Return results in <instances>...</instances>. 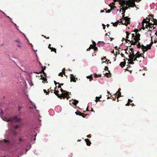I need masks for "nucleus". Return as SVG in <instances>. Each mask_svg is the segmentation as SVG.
<instances>
[{
    "label": "nucleus",
    "instance_id": "aec40b11",
    "mask_svg": "<svg viewBox=\"0 0 157 157\" xmlns=\"http://www.w3.org/2000/svg\"><path fill=\"white\" fill-rule=\"evenodd\" d=\"M75 114L77 115H78L80 116L82 115H83V113H82L79 111H77L75 112Z\"/></svg>",
    "mask_w": 157,
    "mask_h": 157
},
{
    "label": "nucleus",
    "instance_id": "412c9836",
    "mask_svg": "<svg viewBox=\"0 0 157 157\" xmlns=\"http://www.w3.org/2000/svg\"><path fill=\"white\" fill-rule=\"evenodd\" d=\"M88 79H90V81H91L92 80H93V77L90 75L86 77Z\"/></svg>",
    "mask_w": 157,
    "mask_h": 157
},
{
    "label": "nucleus",
    "instance_id": "774afa93",
    "mask_svg": "<svg viewBox=\"0 0 157 157\" xmlns=\"http://www.w3.org/2000/svg\"><path fill=\"white\" fill-rule=\"evenodd\" d=\"M88 138H90L91 137V136L90 135H90H88L87 136H86Z\"/></svg>",
    "mask_w": 157,
    "mask_h": 157
},
{
    "label": "nucleus",
    "instance_id": "3c124183",
    "mask_svg": "<svg viewBox=\"0 0 157 157\" xmlns=\"http://www.w3.org/2000/svg\"><path fill=\"white\" fill-rule=\"evenodd\" d=\"M94 76L95 78H97L98 77V75L96 73H95L94 74Z\"/></svg>",
    "mask_w": 157,
    "mask_h": 157
},
{
    "label": "nucleus",
    "instance_id": "c85d7f7f",
    "mask_svg": "<svg viewBox=\"0 0 157 157\" xmlns=\"http://www.w3.org/2000/svg\"><path fill=\"white\" fill-rule=\"evenodd\" d=\"M138 44L136 45L137 46V47H138V48H140L141 47H142V45H140V42H138Z\"/></svg>",
    "mask_w": 157,
    "mask_h": 157
},
{
    "label": "nucleus",
    "instance_id": "338daca9",
    "mask_svg": "<svg viewBox=\"0 0 157 157\" xmlns=\"http://www.w3.org/2000/svg\"><path fill=\"white\" fill-rule=\"evenodd\" d=\"M102 25L103 26V29H105V26L104 24H102Z\"/></svg>",
    "mask_w": 157,
    "mask_h": 157
},
{
    "label": "nucleus",
    "instance_id": "f8f14e48",
    "mask_svg": "<svg viewBox=\"0 0 157 157\" xmlns=\"http://www.w3.org/2000/svg\"><path fill=\"white\" fill-rule=\"evenodd\" d=\"M85 140L86 142L87 145L90 146L91 144V143L88 139H85Z\"/></svg>",
    "mask_w": 157,
    "mask_h": 157
},
{
    "label": "nucleus",
    "instance_id": "09e8293b",
    "mask_svg": "<svg viewBox=\"0 0 157 157\" xmlns=\"http://www.w3.org/2000/svg\"><path fill=\"white\" fill-rule=\"evenodd\" d=\"M130 62L129 64H133L134 63L133 62V61H129Z\"/></svg>",
    "mask_w": 157,
    "mask_h": 157
},
{
    "label": "nucleus",
    "instance_id": "f704fd0d",
    "mask_svg": "<svg viewBox=\"0 0 157 157\" xmlns=\"http://www.w3.org/2000/svg\"><path fill=\"white\" fill-rule=\"evenodd\" d=\"M95 47V46L94 44H91L90 46V47H91V49L92 48L94 49Z\"/></svg>",
    "mask_w": 157,
    "mask_h": 157
},
{
    "label": "nucleus",
    "instance_id": "9b49d317",
    "mask_svg": "<svg viewBox=\"0 0 157 157\" xmlns=\"http://www.w3.org/2000/svg\"><path fill=\"white\" fill-rule=\"evenodd\" d=\"M66 94L64 93H62L61 95L59 96V98L61 99L62 98L63 99H64L65 98H66V96H65Z\"/></svg>",
    "mask_w": 157,
    "mask_h": 157
},
{
    "label": "nucleus",
    "instance_id": "a211bd4d",
    "mask_svg": "<svg viewBox=\"0 0 157 157\" xmlns=\"http://www.w3.org/2000/svg\"><path fill=\"white\" fill-rule=\"evenodd\" d=\"M150 19H149V21H147L146 20V19L145 18L144 19L142 22V23H143V24H144V23H146V24H148V23L149 22V21H150Z\"/></svg>",
    "mask_w": 157,
    "mask_h": 157
},
{
    "label": "nucleus",
    "instance_id": "7c9ffc66",
    "mask_svg": "<svg viewBox=\"0 0 157 157\" xmlns=\"http://www.w3.org/2000/svg\"><path fill=\"white\" fill-rule=\"evenodd\" d=\"M48 92H49H49H51V93H53V90H51V88H50L48 90Z\"/></svg>",
    "mask_w": 157,
    "mask_h": 157
},
{
    "label": "nucleus",
    "instance_id": "e433bc0d",
    "mask_svg": "<svg viewBox=\"0 0 157 157\" xmlns=\"http://www.w3.org/2000/svg\"><path fill=\"white\" fill-rule=\"evenodd\" d=\"M43 91L44 93H46V95H48L49 94V92H47V91L45 90H44Z\"/></svg>",
    "mask_w": 157,
    "mask_h": 157
},
{
    "label": "nucleus",
    "instance_id": "6e6d98bb",
    "mask_svg": "<svg viewBox=\"0 0 157 157\" xmlns=\"http://www.w3.org/2000/svg\"><path fill=\"white\" fill-rule=\"evenodd\" d=\"M19 127V125H16V126L14 127V128H15V129H17V128H18Z\"/></svg>",
    "mask_w": 157,
    "mask_h": 157
},
{
    "label": "nucleus",
    "instance_id": "0e129e2a",
    "mask_svg": "<svg viewBox=\"0 0 157 157\" xmlns=\"http://www.w3.org/2000/svg\"><path fill=\"white\" fill-rule=\"evenodd\" d=\"M137 58H136V56L134 59L133 61H137Z\"/></svg>",
    "mask_w": 157,
    "mask_h": 157
},
{
    "label": "nucleus",
    "instance_id": "864d4df0",
    "mask_svg": "<svg viewBox=\"0 0 157 157\" xmlns=\"http://www.w3.org/2000/svg\"><path fill=\"white\" fill-rule=\"evenodd\" d=\"M116 96H114V97H112V98H113V101H115L116 100Z\"/></svg>",
    "mask_w": 157,
    "mask_h": 157
},
{
    "label": "nucleus",
    "instance_id": "7ed1b4c3",
    "mask_svg": "<svg viewBox=\"0 0 157 157\" xmlns=\"http://www.w3.org/2000/svg\"><path fill=\"white\" fill-rule=\"evenodd\" d=\"M128 1H127V4H126V6L129 5V7H136V4L135 2H131V0H129Z\"/></svg>",
    "mask_w": 157,
    "mask_h": 157
},
{
    "label": "nucleus",
    "instance_id": "6e6552de",
    "mask_svg": "<svg viewBox=\"0 0 157 157\" xmlns=\"http://www.w3.org/2000/svg\"><path fill=\"white\" fill-rule=\"evenodd\" d=\"M70 75L71 82H76L75 78V77L73 76V75L71 74Z\"/></svg>",
    "mask_w": 157,
    "mask_h": 157
},
{
    "label": "nucleus",
    "instance_id": "79ce46f5",
    "mask_svg": "<svg viewBox=\"0 0 157 157\" xmlns=\"http://www.w3.org/2000/svg\"><path fill=\"white\" fill-rule=\"evenodd\" d=\"M63 74L62 72H60V73L59 74V76H61L62 77H63Z\"/></svg>",
    "mask_w": 157,
    "mask_h": 157
},
{
    "label": "nucleus",
    "instance_id": "20e7f679",
    "mask_svg": "<svg viewBox=\"0 0 157 157\" xmlns=\"http://www.w3.org/2000/svg\"><path fill=\"white\" fill-rule=\"evenodd\" d=\"M14 41L16 43V45L18 47L20 48L22 47V44L20 40L19 39L15 40Z\"/></svg>",
    "mask_w": 157,
    "mask_h": 157
},
{
    "label": "nucleus",
    "instance_id": "39448f33",
    "mask_svg": "<svg viewBox=\"0 0 157 157\" xmlns=\"http://www.w3.org/2000/svg\"><path fill=\"white\" fill-rule=\"evenodd\" d=\"M125 0H120L119 4L121 5L122 7H124V5H126L127 4V1Z\"/></svg>",
    "mask_w": 157,
    "mask_h": 157
},
{
    "label": "nucleus",
    "instance_id": "680f3d73",
    "mask_svg": "<svg viewBox=\"0 0 157 157\" xmlns=\"http://www.w3.org/2000/svg\"><path fill=\"white\" fill-rule=\"evenodd\" d=\"M130 50L132 52H133L134 51V50H133V49L132 48H130Z\"/></svg>",
    "mask_w": 157,
    "mask_h": 157
},
{
    "label": "nucleus",
    "instance_id": "ddd939ff",
    "mask_svg": "<svg viewBox=\"0 0 157 157\" xmlns=\"http://www.w3.org/2000/svg\"><path fill=\"white\" fill-rule=\"evenodd\" d=\"M129 7V6H126L125 7H122V11L123 12L124 14L125 13L126 10H128V9Z\"/></svg>",
    "mask_w": 157,
    "mask_h": 157
},
{
    "label": "nucleus",
    "instance_id": "8fccbe9b",
    "mask_svg": "<svg viewBox=\"0 0 157 157\" xmlns=\"http://www.w3.org/2000/svg\"><path fill=\"white\" fill-rule=\"evenodd\" d=\"M109 68L108 67L105 66V71H107L108 70Z\"/></svg>",
    "mask_w": 157,
    "mask_h": 157
},
{
    "label": "nucleus",
    "instance_id": "603ef678",
    "mask_svg": "<svg viewBox=\"0 0 157 157\" xmlns=\"http://www.w3.org/2000/svg\"><path fill=\"white\" fill-rule=\"evenodd\" d=\"M126 33L127 36H128L130 34V33H129L127 31H126Z\"/></svg>",
    "mask_w": 157,
    "mask_h": 157
},
{
    "label": "nucleus",
    "instance_id": "a878e982",
    "mask_svg": "<svg viewBox=\"0 0 157 157\" xmlns=\"http://www.w3.org/2000/svg\"><path fill=\"white\" fill-rule=\"evenodd\" d=\"M130 59H128L127 58H126V59H127L128 61H133V59H134V58L132 57H129Z\"/></svg>",
    "mask_w": 157,
    "mask_h": 157
},
{
    "label": "nucleus",
    "instance_id": "393cba45",
    "mask_svg": "<svg viewBox=\"0 0 157 157\" xmlns=\"http://www.w3.org/2000/svg\"><path fill=\"white\" fill-rule=\"evenodd\" d=\"M111 23L113 24V26L115 27L117 26L118 24V23L117 22H116L114 23H113V22H112Z\"/></svg>",
    "mask_w": 157,
    "mask_h": 157
},
{
    "label": "nucleus",
    "instance_id": "9d476101",
    "mask_svg": "<svg viewBox=\"0 0 157 157\" xmlns=\"http://www.w3.org/2000/svg\"><path fill=\"white\" fill-rule=\"evenodd\" d=\"M56 87L55 88V90H54V94L56 95L58 98H59V96L60 95V94H59L58 93L59 92V91L58 90H56Z\"/></svg>",
    "mask_w": 157,
    "mask_h": 157
},
{
    "label": "nucleus",
    "instance_id": "2f4dec72",
    "mask_svg": "<svg viewBox=\"0 0 157 157\" xmlns=\"http://www.w3.org/2000/svg\"><path fill=\"white\" fill-rule=\"evenodd\" d=\"M133 31L136 33V34H137L138 33V32H139V30L136 29H135Z\"/></svg>",
    "mask_w": 157,
    "mask_h": 157
},
{
    "label": "nucleus",
    "instance_id": "49530a36",
    "mask_svg": "<svg viewBox=\"0 0 157 157\" xmlns=\"http://www.w3.org/2000/svg\"><path fill=\"white\" fill-rule=\"evenodd\" d=\"M83 115H81V116H82V117H83L84 118L87 115V114H85L84 113H83Z\"/></svg>",
    "mask_w": 157,
    "mask_h": 157
},
{
    "label": "nucleus",
    "instance_id": "f257e3e1",
    "mask_svg": "<svg viewBox=\"0 0 157 157\" xmlns=\"http://www.w3.org/2000/svg\"><path fill=\"white\" fill-rule=\"evenodd\" d=\"M153 44V42L151 41L150 44L147 45V46H145L144 45H142L141 49H142L144 53L145 52L147 51L148 50L150 49Z\"/></svg>",
    "mask_w": 157,
    "mask_h": 157
},
{
    "label": "nucleus",
    "instance_id": "f03ea898",
    "mask_svg": "<svg viewBox=\"0 0 157 157\" xmlns=\"http://www.w3.org/2000/svg\"><path fill=\"white\" fill-rule=\"evenodd\" d=\"M20 118L17 117H15L13 118L11 117L6 119L5 121L7 122L10 121L12 122H18L20 121Z\"/></svg>",
    "mask_w": 157,
    "mask_h": 157
},
{
    "label": "nucleus",
    "instance_id": "5701e85b",
    "mask_svg": "<svg viewBox=\"0 0 157 157\" xmlns=\"http://www.w3.org/2000/svg\"><path fill=\"white\" fill-rule=\"evenodd\" d=\"M135 55H135L134 54V53L133 52H132V54H131L128 56V57H133L134 58L135 57Z\"/></svg>",
    "mask_w": 157,
    "mask_h": 157
},
{
    "label": "nucleus",
    "instance_id": "4468645a",
    "mask_svg": "<svg viewBox=\"0 0 157 157\" xmlns=\"http://www.w3.org/2000/svg\"><path fill=\"white\" fill-rule=\"evenodd\" d=\"M135 42H134L132 40H131V41H130V43L131 44V45H136V44H137L138 42H139L138 41H136V40H135Z\"/></svg>",
    "mask_w": 157,
    "mask_h": 157
},
{
    "label": "nucleus",
    "instance_id": "13d9d810",
    "mask_svg": "<svg viewBox=\"0 0 157 157\" xmlns=\"http://www.w3.org/2000/svg\"><path fill=\"white\" fill-rule=\"evenodd\" d=\"M132 100H131L130 99H128V102H129V103L130 102H132Z\"/></svg>",
    "mask_w": 157,
    "mask_h": 157
},
{
    "label": "nucleus",
    "instance_id": "72a5a7b5",
    "mask_svg": "<svg viewBox=\"0 0 157 157\" xmlns=\"http://www.w3.org/2000/svg\"><path fill=\"white\" fill-rule=\"evenodd\" d=\"M65 69L64 68H63V69H62V73L63 74H64V75L65 76H66L65 75Z\"/></svg>",
    "mask_w": 157,
    "mask_h": 157
},
{
    "label": "nucleus",
    "instance_id": "b1692460",
    "mask_svg": "<svg viewBox=\"0 0 157 157\" xmlns=\"http://www.w3.org/2000/svg\"><path fill=\"white\" fill-rule=\"evenodd\" d=\"M111 74L110 73H105V75L107 76V77L109 78L110 77Z\"/></svg>",
    "mask_w": 157,
    "mask_h": 157
},
{
    "label": "nucleus",
    "instance_id": "473e14b6",
    "mask_svg": "<svg viewBox=\"0 0 157 157\" xmlns=\"http://www.w3.org/2000/svg\"><path fill=\"white\" fill-rule=\"evenodd\" d=\"M147 25H149V26H151L152 25H154V23L152 24V23H150L149 22H149L147 24Z\"/></svg>",
    "mask_w": 157,
    "mask_h": 157
},
{
    "label": "nucleus",
    "instance_id": "de8ad7c7",
    "mask_svg": "<svg viewBox=\"0 0 157 157\" xmlns=\"http://www.w3.org/2000/svg\"><path fill=\"white\" fill-rule=\"evenodd\" d=\"M111 9H109L107 11H106V13H109L111 12Z\"/></svg>",
    "mask_w": 157,
    "mask_h": 157
},
{
    "label": "nucleus",
    "instance_id": "4be33fe9",
    "mask_svg": "<svg viewBox=\"0 0 157 157\" xmlns=\"http://www.w3.org/2000/svg\"><path fill=\"white\" fill-rule=\"evenodd\" d=\"M50 49L51 50V51L54 52L55 53H56V49L55 48H53V47H51L50 48Z\"/></svg>",
    "mask_w": 157,
    "mask_h": 157
},
{
    "label": "nucleus",
    "instance_id": "052dcab7",
    "mask_svg": "<svg viewBox=\"0 0 157 157\" xmlns=\"http://www.w3.org/2000/svg\"><path fill=\"white\" fill-rule=\"evenodd\" d=\"M144 24H142V29L144 30L145 29V28L144 27Z\"/></svg>",
    "mask_w": 157,
    "mask_h": 157
},
{
    "label": "nucleus",
    "instance_id": "58836bf2",
    "mask_svg": "<svg viewBox=\"0 0 157 157\" xmlns=\"http://www.w3.org/2000/svg\"><path fill=\"white\" fill-rule=\"evenodd\" d=\"M152 20L154 22V23H155V22H156L157 21V19H154V18H153Z\"/></svg>",
    "mask_w": 157,
    "mask_h": 157
},
{
    "label": "nucleus",
    "instance_id": "c756f323",
    "mask_svg": "<svg viewBox=\"0 0 157 157\" xmlns=\"http://www.w3.org/2000/svg\"><path fill=\"white\" fill-rule=\"evenodd\" d=\"M142 53H140V54L137 55L136 56V58H139V57H142Z\"/></svg>",
    "mask_w": 157,
    "mask_h": 157
},
{
    "label": "nucleus",
    "instance_id": "2eb2a0df",
    "mask_svg": "<svg viewBox=\"0 0 157 157\" xmlns=\"http://www.w3.org/2000/svg\"><path fill=\"white\" fill-rule=\"evenodd\" d=\"M125 64H126V62L125 61H124L123 62H121L120 64V65L122 67H124L125 66Z\"/></svg>",
    "mask_w": 157,
    "mask_h": 157
},
{
    "label": "nucleus",
    "instance_id": "f3484780",
    "mask_svg": "<svg viewBox=\"0 0 157 157\" xmlns=\"http://www.w3.org/2000/svg\"><path fill=\"white\" fill-rule=\"evenodd\" d=\"M118 94V97L117 98H118L120 97L121 96V93L119 91H117L115 95H117Z\"/></svg>",
    "mask_w": 157,
    "mask_h": 157
},
{
    "label": "nucleus",
    "instance_id": "dca6fc26",
    "mask_svg": "<svg viewBox=\"0 0 157 157\" xmlns=\"http://www.w3.org/2000/svg\"><path fill=\"white\" fill-rule=\"evenodd\" d=\"M2 141L3 142L5 143L7 145H8L10 144V142L9 140H6L4 139L2 140Z\"/></svg>",
    "mask_w": 157,
    "mask_h": 157
},
{
    "label": "nucleus",
    "instance_id": "0eeeda50",
    "mask_svg": "<svg viewBox=\"0 0 157 157\" xmlns=\"http://www.w3.org/2000/svg\"><path fill=\"white\" fill-rule=\"evenodd\" d=\"M130 18L128 17H124V20L125 21V22L126 23L127 25L130 24Z\"/></svg>",
    "mask_w": 157,
    "mask_h": 157
},
{
    "label": "nucleus",
    "instance_id": "423d86ee",
    "mask_svg": "<svg viewBox=\"0 0 157 157\" xmlns=\"http://www.w3.org/2000/svg\"><path fill=\"white\" fill-rule=\"evenodd\" d=\"M135 37L134 38V40H136V41H139L140 40V35L139 33L136 34Z\"/></svg>",
    "mask_w": 157,
    "mask_h": 157
},
{
    "label": "nucleus",
    "instance_id": "e2e57ef3",
    "mask_svg": "<svg viewBox=\"0 0 157 157\" xmlns=\"http://www.w3.org/2000/svg\"><path fill=\"white\" fill-rule=\"evenodd\" d=\"M106 59V57L105 56L103 58H102L101 59V60H103L105 59Z\"/></svg>",
    "mask_w": 157,
    "mask_h": 157
},
{
    "label": "nucleus",
    "instance_id": "37998d69",
    "mask_svg": "<svg viewBox=\"0 0 157 157\" xmlns=\"http://www.w3.org/2000/svg\"><path fill=\"white\" fill-rule=\"evenodd\" d=\"M55 84L56 85L57 84L60 85V83L59 82H57L56 81H54Z\"/></svg>",
    "mask_w": 157,
    "mask_h": 157
},
{
    "label": "nucleus",
    "instance_id": "4c0bfd02",
    "mask_svg": "<svg viewBox=\"0 0 157 157\" xmlns=\"http://www.w3.org/2000/svg\"><path fill=\"white\" fill-rule=\"evenodd\" d=\"M121 22L122 23V24L126 26H127V24H126V23L125 22H123L122 21H121Z\"/></svg>",
    "mask_w": 157,
    "mask_h": 157
},
{
    "label": "nucleus",
    "instance_id": "a18cd8bd",
    "mask_svg": "<svg viewBox=\"0 0 157 157\" xmlns=\"http://www.w3.org/2000/svg\"><path fill=\"white\" fill-rule=\"evenodd\" d=\"M130 41H130L129 40H128V39L125 40V42L127 43H128V42H130Z\"/></svg>",
    "mask_w": 157,
    "mask_h": 157
},
{
    "label": "nucleus",
    "instance_id": "1a4fd4ad",
    "mask_svg": "<svg viewBox=\"0 0 157 157\" xmlns=\"http://www.w3.org/2000/svg\"><path fill=\"white\" fill-rule=\"evenodd\" d=\"M105 44V43L103 41H99L97 43L99 47L101 46H103Z\"/></svg>",
    "mask_w": 157,
    "mask_h": 157
},
{
    "label": "nucleus",
    "instance_id": "6ab92c4d",
    "mask_svg": "<svg viewBox=\"0 0 157 157\" xmlns=\"http://www.w3.org/2000/svg\"><path fill=\"white\" fill-rule=\"evenodd\" d=\"M101 95H100V96H99L98 97H96V100H95V101L96 102H97L98 100L100 101L101 100H100V99L101 98Z\"/></svg>",
    "mask_w": 157,
    "mask_h": 157
},
{
    "label": "nucleus",
    "instance_id": "bf43d9fd",
    "mask_svg": "<svg viewBox=\"0 0 157 157\" xmlns=\"http://www.w3.org/2000/svg\"><path fill=\"white\" fill-rule=\"evenodd\" d=\"M22 140H23V139L21 137H20L19 139V141H21Z\"/></svg>",
    "mask_w": 157,
    "mask_h": 157
},
{
    "label": "nucleus",
    "instance_id": "cd10ccee",
    "mask_svg": "<svg viewBox=\"0 0 157 157\" xmlns=\"http://www.w3.org/2000/svg\"><path fill=\"white\" fill-rule=\"evenodd\" d=\"M41 78L43 80L44 82H46L47 81V79L46 77H41Z\"/></svg>",
    "mask_w": 157,
    "mask_h": 157
},
{
    "label": "nucleus",
    "instance_id": "bb28decb",
    "mask_svg": "<svg viewBox=\"0 0 157 157\" xmlns=\"http://www.w3.org/2000/svg\"><path fill=\"white\" fill-rule=\"evenodd\" d=\"M74 102H73V104L75 105H76L78 103V101H77L76 100H74Z\"/></svg>",
    "mask_w": 157,
    "mask_h": 157
},
{
    "label": "nucleus",
    "instance_id": "5fc2aeb1",
    "mask_svg": "<svg viewBox=\"0 0 157 157\" xmlns=\"http://www.w3.org/2000/svg\"><path fill=\"white\" fill-rule=\"evenodd\" d=\"M94 50L95 51H97V50H98V48L97 47H96V46H95L94 48Z\"/></svg>",
    "mask_w": 157,
    "mask_h": 157
},
{
    "label": "nucleus",
    "instance_id": "4d7b16f0",
    "mask_svg": "<svg viewBox=\"0 0 157 157\" xmlns=\"http://www.w3.org/2000/svg\"><path fill=\"white\" fill-rule=\"evenodd\" d=\"M135 37V35L134 34H132V38H134Z\"/></svg>",
    "mask_w": 157,
    "mask_h": 157
},
{
    "label": "nucleus",
    "instance_id": "c9c22d12",
    "mask_svg": "<svg viewBox=\"0 0 157 157\" xmlns=\"http://www.w3.org/2000/svg\"><path fill=\"white\" fill-rule=\"evenodd\" d=\"M66 93H65V94H66V95H65V96H66V97H67L68 96V95H69V92H67V91H66Z\"/></svg>",
    "mask_w": 157,
    "mask_h": 157
},
{
    "label": "nucleus",
    "instance_id": "ea45409f",
    "mask_svg": "<svg viewBox=\"0 0 157 157\" xmlns=\"http://www.w3.org/2000/svg\"><path fill=\"white\" fill-rule=\"evenodd\" d=\"M109 60H106L105 61H103L102 62V63H106V62H107V63H108V62H109Z\"/></svg>",
    "mask_w": 157,
    "mask_h": 157
},
{
    "label": "nucleus",
    "instance_id": "69168bd1",
    "mask_svg": "<svg viewBox=\"0 0 157 157\" xmlns=\"http://www.w3.org/2000/svg\"><path fill=\"white\" fill-rule=\"evenodd\" d=\"M130 105V103L129 102H128V103H127L126 104V105H126V106H129V105Z\"/></svg>",
    "mask_w": 157,
    "mask_h": 157
},
{
    "label": "nucleus",
    "instance_id": "c03bdc74",
    "mask_svg": "<svg viewBox=\"0 0 157 157\" xmlns=\"http://www.w3.org/2000/svg\"><path fill=\"white\" fill-rule=\"evenodd\" d=\"M60 90V91H61V92H62V93H63V92H66V91L64 90L62 88H61Z\"/></svg>",
    "mask_w": 157,
    "mask_h": 157
},
{
    "label": "nucleus",
    "instance_id": "a19ab883",
    "mask_svg": "<svg viewBox=\"0 0 157 157\" xmlns=\"http://www.w3.org/2000/svg\"><path fill=\"white\" fill-rule=\"evenodd\" d=\"M115 7H116L115 6H111V10H114V8Z\"/></svg>",
    "mask_w": 157,
    "mask_h": 157
}]
</instances>
